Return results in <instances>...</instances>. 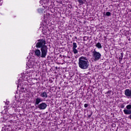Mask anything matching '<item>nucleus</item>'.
<instances>
[{"label":"nucleus","mask_w":131,"mask_h":131,"mask_svg":"<svg viewBox=\"0 0 131 131\" xmlns=\"http://www.w3.org/2000/svg\"><path fill=\"white\" fill-rule=\"evenodd\" d=\"M9 101H8V102H7V105H8V104H9Z\"/></svg>","instance_id":"23"},{"label":"nucleus","mask_w":131,"mask_h":131,"mask_svg":"<svg viewBox=\"0 0 131 131\" xmlns=\"http://www.w3.org/2000/svg\"><path fill=\"white\" fill-rule=\"evenodd\" d=\"M51 0H41L39 1L40 5H43V4L45 5V7H49V4H50V1Z\"/></svg>","instance_id":"10"},{"label":"nucleus","mask_w":131,"mask_h":131,"mask_svg":"<svg viewBox=\"0 0 131 131\" xmlns=\"http://www.w3.org/2000/svg\"><path fill=\"white\" fill-rule=\"evenodd\" d=\"M121 108L122 109H123V108H124V105L122 104V105H121Z\"/></svg>","instance_id":"22"},{"label":"nucleus","mask_w":131,"mask_h":131,"mask_svg":"<svg viewBox=\"0 0 131 131\" xmlns=\"http://www.w3.org/2000/svg\"><path fill=\"white\" fill-rule=\"evenodd\" d=\"M120 55H121V56L119 57V59H122V58H123V53H121Z\"/></svg>","instance_id":"20"},{"label":"nucleus","mask_w":131,"mask_h":131,"mask_svg":"<svg viewBox=\"0 0 131 131\" xmlns=\"http://www.w3.org/2000/svg\"><path fill=\"white\" fill-rule=\"evenodd\" d=\"M36 47V48H41V51H42L43 55L48 51V46H46V39H45L38 40Z\"/></svg>","instance_id":"3"},{"label":"nucleus","mask_w":131,"mask_h":131,"mask_svg":"<svg viewBox=\"0 0 131 131\" xmlns=\"http://www.w3.org/2000/svg\"><path fill=\"white\" fill-rule=\"evenodd\" d=\"M89 106V104H87V103H85L84 104V108H87V107Z\"/></svg>","instance_id":"21"},{"label":"nucleus","mask_w":131,"mask_h":131,"mask_svg":"<svg viewBox=\"0 0 131 131\" xmlns=\"http://www.w3.org/2000/svg\"><path fill=\"white\" fill-rule=\"evenodd\" d=\"M0 122L1 123H5V122H7V121H6V120L5 119V118L3 117L0 119Z\"/></svg>","instance_id":"16"},{"label":"nucleus","mask_w":131,"mask_h":131,"mask_svg":"<svg viewBox=\"0 0 131 131\" xmlns=\"http://www.w3.org/2000/svg\"><path fill=\"white\" fill-rule=\"evenodd\" d=\"M41 102H42V99L39 97H37L35 100V106L38 105L39 103H41Z\"/></svg>","instance_id":"14"},{"label":"nucleus","mask_w":131,"mask_h":131,"mask_svg":"<svg viewBox=\"0 0 131 131\" xmlns=\"http://www.w3.org/2000/svg\"><path fill=\"white\" fill-rule=\"evenodd\" d=\"M34 71L33 70L27 69V71L25 73L21 74V76L16 82L17 85V89H20V92L22 93H25L26 92V85L27 83L24 81H30V79L32 78V75L33 74Z\"/></svg>","instance_id":"1"},{"label":"nucleus","mask_w":131,"mask_h":131,"mask_svg":"<svg viewBox=\"0 0 131 131\" xmlns=\"http://www.w3.org/2000/svg\"><path fill=\"white\" fill-rule=\"evenodd\" d=\"M96 47L97 48H98V49H102V45H101V43L100 42H98L96 45Z\"/></svg>","instance_id":"15"},{"label":"nucleus","mask_w":131,"mask_h":131,"mask_svg":"<svg viewBox=\"0 0 131 131\" xmlns=\"http://www.w3.org/2000/svg\"><path fill=\"white\" fill-rule=\"evenodd\" d=\"M75 58H77V57L75 56Z\"/></svg>","instance_id":"24"},{"label":"nucleus","mask_w":131,"mask_h":131,"mask_svg":"<svg viewBox=\"0 0 131 131\" xmlns=\"http://www.w3.org/2000/svg\"><path fill=\"white\" fill-rule=\"evenodd\" d=\"M92 115H93V112H90V114L88 115V117H92Z\"/></svg>","instance_id":"19"},{"label":"nucleus","mask_w":131,"mask_h":131,"mask_svg":"<svg viewBox=\"0 0 131 131\" xmlns=\"http://www.w3.org/2000/svg\"><path fill=\"white\" fill-rule=\"evenodd\" d=\"M15 107H19L18 106H15Z\"/></svg>","instance_id":"25"},{"label":"nucleus","mask_w":131,"mask_h":131,"mask_svg":"<svg viewBox=\"0 0 131 131\" xmlns=\"http://www.w3.org/2000/svg\"><path fill=\"white\" fill-rule=\"evenodd\" d=\"M105 16H111V13H110V12H107L105 14Z\"/></svg>","instance_id":"18"},{"label":"nucleus","mask_w":131,"mask_h":131,"mask_svg":"<svg viewBox=\"0 0 131 131\" xmlns=\"http://www.w3.org/2000/svg\"><path fill=\"white\" fill-rule=\"evenodd\" d=\"M4 119H5V121H6V123L8 124V125H10V124H13L14 123V121L10 120L11 118L13 117V116L10 114H5L4 115Z\"/></svg>","instance_id":"5"},{"label":"nucleus","mask_w":131,"mask_h":131,"mask_svg":"<svg viewBox=\"0 0 131 131\" xmlns=\"http://www.w3.org/2000/svg\"><path fill=\"white\" fill-rule=\"evenodd\" d=\"M78 66L83 70L88 69L90 66V61L86 57L81 56L79 58Z\"/></svg>","instance_id":"2"},{"label":"nucleus","mask_w":131,"mask_h":131,"mask_svg":"<svg viewBox=\"0 0 131 131\" xmlns=\"http://www.w3.org/2000/svg\"><path fill=\"white\" fill-rule=\"evenodd\" d=\"M76 48H77V44L75 42H74L73 43L72 50H73V52L75 55H76V54L78 53V51L77 50V49H76Z\"/></svg>","instance_id":"12"},{"label":"nucleus","mask_w":131,"mask_h":131,"mask_svg":"<svg viewBox=\"0 0 131 131\" xmlns=\"http://www.w3.org/2000/svg\"><path fill=\"white\" fill-rule=\"evenodd\" d=\"M101 57H102V55L99 52H98L94 50L92 52V58L95 61H99L101 59Z\"/></svg>","instance_id":"6"},{"label":"nucleus","mask_w":131,"mask_h":131,"mask_svg":"<svg viewBox=\"0 0 131 131\" xmlns=\"http://www.w3.org/2000/svg\"><path fill=\"white\" fill-rule=\"evenodd\" d=\"M49 95V92L48 91H46L42 92H40L39 93V96L41 97V98H42V99H47L48 98Z\"/></svg>","instance_id":"8"},{"label":"nucleus","mask_w":131,"mask_h":131,"mask_svg":"<svg viewBox=\"0 0 131 131\" xmlns=\"http://www.w3.org/2000/svg\"><path fill=\"white\" fill-rule=\"evenodd\" d=\"M79 4L80 5V6H81V5H83L84 3H83V0H77Z\"/></svg>","instance_id":"17"},{"label":"nucleus","mask_w":131,"mask_h":131,"mask_svg":"<svg viewBox=\"0 0 131 131\" xmlns=\"http://www.w3.org/2000/svg\"><path fill=\"white\" fill-rule=\"evenodd\" d=\"M35 55L37 56V57H38V58H46L47 57V55L48 54V51H46L44 54H42V51L39 50L37 49L35 50Z\"/></svg>","instance_id":"7"},{"label":"nucleus","mask_w":131,"mask_h":131,"mask_svg":"<svg viewBox=\"0 0 131 131\" xmlns=\"http://www.w3.org/2000/svg\"><path fill=\"white\" fill-rule=\"evenodd\" d=\"M38 61H36L35 59L31 57L29 59L27 63V68L30 70H33L35 71V68H36V65H37Z\"/></svg>","instance_id":"4"},{"label":"nucleus","mask_w":131,"mask_h":131,"mask_svg":"<svg viewBox=\"0 0 131 131\" xmlns=\"http://www.w3.org/2000/svg\"><path fill=\"white\" fill-rule=\"evenodd\" d=\"M124 95L128 99H131V89H126L124 91Z\"/></svg>","instance_id":"9"},{"label":"nucleus","mask_w":131,"mask_h":131,"mask_svg":"<svg viewBox=\"0 0 131 131\" xmlns=\"http://www.w3.org/2000/svg\"><path fill=\"white\" fill-rule=\"evenodd\" d=\"M47 104L45 102H42L40 104H38V108L40 110H45L47 108Z\"/></svg>","instance_id":"11"},{"label":"nucleus","mask_w":131,"mask_h":131,"mask_svg":"<svg viewBox=\"0 0 131 131\" xmlns=\"http://www.w3.org/2000/svg\"><path fill=\"white\" fill-rule=\"evenodd\" d=\"M41 6H43V8H39L37 10V11L39 14H43V13L46 12V8H48V7H45V4L43 3V5L41 4Z\"/></svg>","instance_id":"13"}]
</instances>
